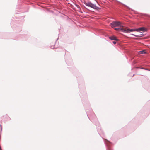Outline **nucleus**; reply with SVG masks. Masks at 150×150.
I'll return each mask as SVG.
<instances>
[{
    "mask_svg": "<svg viewBox=\"0 0 150 150\" xmlns=\"http://www.w3.org/2000/svg\"><path fill=\"white\" fill-rule=\"evenodd\" d=\"M139 52L141 54H144V53H146V51H145V50H143L142 51H140Z\"/></svg>",
    "mask_w": 150,
    "mask_h": 150,
    "instance_id": "nucleus-8",
    "label": "nucleus"
},
{
    "mask_svg": "<svg viewBox=\"0 0 150 150\" xmlns=\"http://www.w3.org/2000/svg\"><path fill=\"white\" fill-rule=\"evenodd\" d=\"M109 38L111 40H114L115 41H118V39L115 36H112L109 37Z\"/></svg>",
    "mask_w": 150,
    "mask_h": 150,
    "instance_id": "nucleus-6",
    "label": "nucleus"
},
{
    "mask_svg": "<svg viewBox=\"0 0 150 150\" xmlns=\"http://www.w3.org/2000/svg\"><path fill=\"white\" fill-rule=\"evenodd\" d=\"M140 33H141V34H139V35H134V34H132V35H133L136 36L137 37H140L142 36V35H143V34L141 32Z\"/></svg>",
    "mask_w": 150,
    "mask_h": 150,
    "instance_id": "nucleus-7",
    "label": "nucleus"
},
{
    "mask_svg": "<svg viewBox=\"0 0 150 150\" xmlns=\"http://www.w3.org/2000/svg\"><path fill=\"white\" fill-rule=\"evenodd\" d=\"M116 43V42H115V41H113V43L114 44H115Z\"/></svg>",
    "mask_w": 150,
    "mask_h": 150,
    "instance_id": "nucleus-9",
    "label": "nucleus"
},
{
    "mask_svg": "<svg viewBox=\"0 0 150 150\" xmlns=\"http://www.w3.org/2000/svg\"><path fill=\"white\" fill-rule=\"evenodd\" d=\"M136 31H142L144 32L146 31V29L144 27L140 28L138 29H136Z\"/></svg>",
    "mask_w": 150,
    "mask_h": 150,
    "instance_id": "nucleus-5",
    "label": "nucleus"
},
{
    "mask_svg": "<svg viewBox=\"0 0 150 150\" xmlns=\"http://www.w3.org/2000/svg\"><path fill=\"white\" fill-rule=\"evenodd\" d=\"M136 29H129L127 28H126L125 27V30H124V32L125 33H129L131 32L136 31Z\"/></svg>",
    "mask_w": 150,
    "mask_h": 150,
    "instance_id": "nucleus-3",
    "label": "nucleus"
},
{
    "mask_svg": "<svg viewBox=\"0 0 150 150\" xmlns=\"http://www.w3.org/2000/svg\"><path fill=\"white\" fill-rule=\"evenodd\" d=\"M86 6L89 7H90L94 9H96L97 8L96 5L92 3L91 2H88L86 3Z\"/></svg>",
    "mask_w": 150,
    "mask_h": 150,
    "instance_id": "nucleus-2",
    "label": "nucleus"
},
{
    "mask_svg": "<svg viewBox=\"0 0 150 150\" xmlns=\"http://www.w3.org/2000/svg\"><path fill=\"white\" fill-rule=\"evenodd\" d=\"M121 27H122L121 28H115V30H116L122 31L124 32V30H125V27L123 26H121Z\"/></svg>",
    "mask_w": 150,
    "mask_h": 150,
    "instance_id": "nucleus-4",
    "label": "nucleus"
},
{
    "mask_svg": "<svg viewBox=\"0 0 150 150\" xmlns=\"http://www.w3.org/2000/svg\"><path fill=\"white\" fill-rule=\"evenodd\" d=\"M121 23L119 21H113L110 24V25L112 28L121 26Z\"/></svg>",
    "mask_w": 150,
    "mask_h": 150,
    "instance_id": "nucleus-1",
    "label": "nucleus"
}]
</instances>
